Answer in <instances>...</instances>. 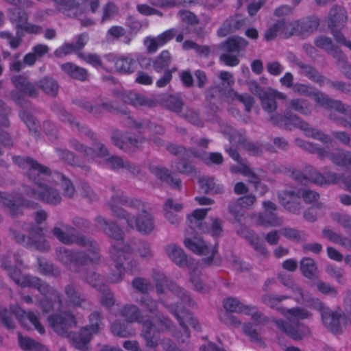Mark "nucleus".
Segmentation results:
<instances>
[{"instance_id":"f257e3e1","label":"nucleus","mask_w":351,"mask_h":351,"mask_svg":"<svg viewBox=\"0 0 351 351\" xmlns=\"http://www.w3.org/2000/svg\"><path fill=\"white\" fill-rule=\"evenodd\" d=\"M106 206L112 217L125 221L127 229L136 230L143 236L156 232L155 217L141 199L130 197L121 190L113 189Z\"/></svg>"},{"instance_id":"f03ea898","label":"nucleus","mask_w":351,"mask_h":351,"mask_svg":"<svg viewBox=\"0 0 351 351\" xmlns=\"http://www.w3.org/2000/svg\"><path fill=\"white\" fill-rule=\"evenodd\" d=\"M14 162L24 170L25 176L32 182H38L40 180H47L51 178V182L61 186L63 195L67 198H72L75 193L74 185L71 180L62 173L54 171L34 160L30 157L15 156Z\"/></svg>"},{"instance_id":"7ed1b4c3","label":"nucleus","mask_w":351,"mask_h":351,"mask_svg":"<svg viewBox=\"0 0 351 351\" xmlns=\"http://www.w3.org/2000/svg\"><path fill=\"white\" fill-rule=\"evenodd\" d=\"M314 100L323 108L330 109V120L341 126H351V106L343 103L340 100L330 98L324 93L314 90L313 95Z\"/></svg>"},{"instance_id":"20e7f679","label":"nucleus","mask_w":351,"mask_h":351,"mask_svg":"<svg viewBox=\"0 0 351 351\" xmlns=\"http://www.w3.org/2000/svg\"><path fill=\"white\" fill-rule=\"evenodd\" d=\"M73 228L64 223H58L51 230V234L59 241L65 245L76 243L78 245L88 247H90L93 251V256L90 257L91 261L99 260V247L98 244L83 235H75L72 233Z\"/></svg>"},{"instance_id":"39448f33","label":"nucleus","mask_w":351,"mask_h":351,"mask_svg":"<svg viewBox=\"0 0 351 351\" xmlns=\"http://www.w3.org/2000/svg\"><path fill=\"white\" fill-rule=\"evenodd\" d=\"M271 123L279 127L291 130L296 127L303 130L306 136L317 139L324 143H329L330 138L322 131L310 127L308 123L300 119L297 115L290 112H287L284 116L280 114H274L270 117Z\"/></svg>"},{"instance_id":"423d86ee","label":"nucleus","mask_w":351,"mask_h":351,"mask_svg":"<svg viewBox=\"0 0 351 351\" xmlns=\"http://www.w3.org/2000/svg\"><path fill=\"white\" fill-rule=\"evenodd\" d=\"M1 266L7 271L9 276L18 285L21 287H32L37 289L40 293H51L55 294L56 297H59L51 287L42 282L40 278L29 275H22L21 271L12 265L11 261L3 258Z\"/></svg>"},{"instance_id":"0eeeda50","label":"nucleus","mask_w":351,"mask_h":351,"mask_svg":"<svg viewBox=\"0 0 351 351\" xmlns=\"http://www.w3.org/2000/svg\"><path fill=\"white\" fill-rule=\"evenodd\" d=\"M8 17L10 21L15 25L16 36L8 31H1L0 38L6 39L11 49H16L21 45L23 36L21 29L27 23L29 16L27 12L20 8H11L8 10Z\"/></svg>"},{"instance_id":"6e6552de","label":"nucleus","mask_w":351,"mask_h":351,"mask_svg":"<svg viewBox=\"0 0 351 351\" xmlns=\"http://www.w3.org/2000/svg\"><path fill=\"white\" fill-rule=\"evenodd\" d=\"M42 182H52L51 178H47L46 180H40L38 182H33L35 184L34 188L23 185L25 194L30 197H33L47 204L57 205L62 201V197L58 190L49 186Z\"/></svg>"},{"instance_id":"1a4fd4ad","label":"nucleus","mask_w":351,"mask_h":351,"mask_svg":"<svg viewBox=\"0 0 351 351\" xmlns=\"http://www.w3.org/2000/svg\"><path fill=\"white\" fill-rule=\"evenodd\" d=\"M12 314L15 315L21 324L25 326L28 322L34 326L39 333L43 334L45 332V328L39 322L37 316L32 312L26 313L19 306H12L10 311L6 309L0 311V322L8 328L12 329L14 327L12 317Z\"/></svg>"},{"instance_id":"9d476101","label":"nucleus","mask_w":351,"mask_h":351,"mask_svg":"<svg viewBox=\"0 0 351 351\" xmlns=\"http://www.w3.org/2000/svg\"><path fill=\"white\" fill-rule=\"evenodd\" d=\"M88 254L84 252H73L64 247H58L56 250V258L62 265L69 269L77 272V266L83 265L88 261L96 263L97 261H91L90 257L93 256V251L90 247H86Z\"/></svg>"},{"instance_id":"9b49d317","label":"nucleus","mask_w":351,"mask_h":351,"mask_svg":"<svg viewBox=\"0 0 351 351\" xmlns=\"http://www.w3.org/2000/svg\"><path fill=\"white\" fill-rule=\"evenodd\" d=\"M132 252V248L129 244L113 245L110 250L112 259L114 261L117 273L112 274L109 277L110 282L119 283L123 280L126 269L129 268V256Z\"/></svg>"},{"instance_id":"f8f14e48","label":"nucleus","mask_w":351,"mask_h":351,"mask_svg":"<svg viewBox=\"0 0 351 351\" xmlns=\"http://www.w3.org/2000/svg\"><path fill=\"white\" fill-rule=\"evenodd\" d=\"M186 248L193 253L202 256V262L206 265H211L217 254V250L212 245H207L198 237H186L184 241Z\"/></svg>"},{"instance_id":"ddd939ff","label":"nucleus","mask_w":351,"mask_h":351,"mask_svg":"<svg viewBox=\"0 0 351 351\" xmlns=\"http://www.w3.org/2000/svg\"><path fill=\"white\" fill-rule=\"evenodd\" d=\"M347 21L345 10L337 5L332 7L328 14V27L337 43H342L351 50V40H347L344 36L335 28L342 27Z\"/></svg>"},{"instance_id":"4468645a","label":"nucleus","mask_w":351,"mask_h":351,"mask_svg":"<svg viewBox=\"0 0 351 351\" xmlns=\"http://www.w3.org/2000/svg\"><path fill=\"white\" fill-rule=\"evenodd\" d=\"M263 206L265 210L263 213H255L252 216L255 223L266 228L281 226L283 219L277 215L276 204L270 201H266L263 202Z\"/></svg>"},{"instance_id":"2eb2a0df","label":"nucleus","mask_w":351,"mask_h":351,"mask_svg":"<svg viewBox=\"0 0 351 351\" xmlns=\"http://www.w3.org/2000/svg\"><path fill=\"white\" fill-rule=\"evenodd\" d=\"M95 226L100 228L104 233L108 237L117 241L118 243L113 245H119L121 247V244H127L123 242L125 233L117 222L108 219L107 218L98 215L95 219Z\"/></svg>"},{"instance_id":"dca6fc26","label":"nucleus","mask_w":351,"mask_h":351,"mask_svg":"<svg viewBox=\"0 0 351 351\" xmlns=\"http://www.w3.org/2000/svg\"><path fill=\"white\" fill-rule=\"evenodd\" d=\"M112 143L125 152H130L132 147L139 148L147 141V138L129 132L116 131L112 136Z\"/></svg>"},{"instance_id":"f3484780","label":"nucleus","mask_w":351,"mask_h":351,"mask_svg":"<svg viewBox=\"0 0 351 351\" xmlns=\"http://www.w3.org/2000/svg\"><path fill=\"white\" fill-rule=\"evenodd\" d=\"M162 304L176 317L182 328L186 338L189 337V332L187 329V324L193 326L195 330H199L200 326L197 319L192 317L186 311L185 307L176 304H168L166 302L161 300Z\"/></svg>"},{"instance_id":"a211bd4d","label":"nucleus","mask_w":351,"mask_h":351,"mask_svg":"<svg viewBox=\"0 0 351 351\" xmlns=\"http://www.w3.org/2000/svg\"><path fill=\"white\" fill-rule=\"evenodd\" d=\"M48 321L53 330L63 337H67L69 330L75 324V317L69 313L52 315L49 317Z\"/></svg>"},{"instance_id":"6ab92c4d","label":"nucleus","mask_w":351,"mask_h":351,"mask_svg":"<svg viewBox=\"0 0 351 351\" xmlns=\"http://www.w3.org/2000/svg\"><path fill=\"white\" fill-rule=\"evenodd\" d=\"M296 25L294 21L279 20L265 32V38L267 40H271L278 36L289 38L295 34Z\"/></svg>"},{"instance_id":"aec40b11","label":"nucleus","mask_w":351,"mask_h":351,"mask_svg":"<svg viewBox=\"0 0 351 351\" xmlns=\"http://www.w3.org/2000/svg\"><path fill=\"white\" fill-rule=\"evenodd\" d=\"M0 204L5 206L12 217L21 213L20 205H25L27 207L35 208L37 204L32 202H25L21 195L14 197L12 195L0 192Z\"/></svg>"},{"instance_id":"412c9836","label":"nucleus","mask_w":351,"mask_h":351,"mask_svg":"<svg viewBox=\"0 0 351 351\" xmlns=\"http://www.w3.org/2000/svg\"><path fill=\"white\" fill-rule=\"evenodd\" d=\"M321 317L324 325L333 333L341 332L346 324V317L343 313L332 311L329 308L323 312Z\"/></svg>"},{"instance_id":"4be33fe9","label":"nucleus","mask_w":351,"mask_h":351,"mask_svg":"<svg viewBox=\"0 0 351 351\" xmlns=\"http://www.w3.org/2000/svg\"><path fill=\"white\" fill-rule=\"evenodd\" d=\"M306 172L309 176L311 182L318 185L337 184L341 179V174L335 172L328 171L323 175L312 166L306 167Z\"/></svg>"},{"instance_id":"5701e85b","label":"nucleus","mask_w":351,"mask_h":351,"mask_svg":"<svg viewBox=\"0 0 351 351\" xmlns=\"http://www.w3.org/2000/svg\"><path fill=\"white\" fill-rule=\"evenodd\" d=\"M165 252L167 256L180 267H189V265L195 262L193 258L186 255L181 247L173 243L167 245L165 247Z\"/></svg>"},{"instance_id":"b1692460","label":"nucleus","mask_w":351,"mask_h":351,"mask_svg":"<svg viewBox=\"0 0 351 351\" xmlns=\"http://www.w3.org/2000/svg\"><path fill=\"white\" fill-rule=\"evenodd\" d=\"M142 309L147 313L156 315L158 322L160 324L162 330L169 328L171 325V322L167 317L162 315H158V302L149 296L148 295H144L139 300H136Z\"/></svg>"},{"instance_id":"393cba45","label":"nucleus","mask_w":351,"mask_h":351,"mask_svg":"<svg viewBox=\"0 0 351 351\" xmlns=\"http://www.w3.org/2000/svg\"><path fill=\"white\" fill-rule=\"evenodd\" d=\"M274 321L280 330L295 340H300L311 334L310 328L304 324H297L296 326H293L282 319H275Z\"/></svg>"},{"instance_id":"a878e982","label":"nucleus","mask_w":351,"mask_h":351,"mask_svg":"<svg viewBox=\"0 0 351 351\" xmlns=\"http://www.w3.org/2000/svg\"><path fill=\"white\" fill-rule=\"evenodd\" d=\"M176 34L177 30L176 29H170L156 37H147L144 40V44L147 51L151 53L156 52L158 47L171 40Z\"/></svg>"},{"instance_id":"bb28decb","label":"nucleus","mask_w":351,"mask_h":351,"mask_svg":"<svg viewBox=\"0 0 351 351\" xmlns=\"http://www.w3.org/2000/svg\"><path fill=\"white\" fill-rule=\"evenodd\" d=\"M224 132L229 135L228 138L230 142L243 145L244 149L248 151L251 154L258 155L260 154L261 149L257 145L252 142L247 141L245 136L234 128L228 126L226 128Z\"/></svg>"},{"instance_id":"cd10ccee","label":"nucleus","mask_w":351,"mask_h":351,"mask_svg":"<svg viewBox=\"0 0 351 351\" xmlns=\"http://www.w3.org/2000/svg\"><path fill=\"white\" fill-rule=\"evenodd\" d=\"M280 204L289 211L298 214L301 207L300 204V195L298 191H284L278 195Z\"/></svg>"},{"instance_id":"c85d7f7f","label":"nucleus","mask_w":351,"mask_h":351,"mask_svg":"<svg viewBox=\"0 0 351 351\" xmlns=\"http://www.w3.org/2000/svg\"><path fill=\"white\" fill-rule=\"evenodd\" d=\"M42 228H36L34 230V234L28 237L25 247L29 249H33L41 252L49 251L51 246L48 241L43 236Z\"/></svg>"},{"instance_id":"c756f323","label":"nucleus","mask_w":351,"mask_h":351,"mask_svg":"<svg viewBox=\"0 0 351 351\" xmlns=\"http://www.w3.org/2000/svg\"><path fill=\"white\" fill-rule=\"evenodd\" d=\"M188 268L189 269V281L193 289L201 293L208 292L209 287L204 282L198 263L195 261L193 264L189 265Z\"/></svg>"},{"instance_id":"7c9ffc66","label":"nucleus","mask_w":351,"mask_h":351,"mask_svg":"<svg viewBox=\"0 0 351 351\" xmlns=\"http://www.w3.org/2000/svg\"><path fill=\"white\" fill-rule=\"evenodd\" d=\"M67 302L71 306L82 308H88L90 304L86 297L77 289L71 285L64 288Z\"/></svg>"},{"instance_id":"2f4dec72","label":"nucleus","mask_w":351,"mask_h":351,"mask_svg":"<svg viewBox=\"0 0 351 351\" xmlns=\"http://www.w3.org/2000/svg\"><path fill=\"white\" fill-rule=\"evenodd\" d=\"M237 232L250 243V245L258 254L263 256L267 254L268 252L263 242L255 232L250 231L245 227H241L240 230H237Z\"/></svg>"},{"instance_id":"473e14b6","label":"nucleus","mask_w":351,"mask_h":351,"mask_svg":"<svg viewBox=\"0 0 351 351\" xmlns=\"http://www.w3.org/2000/svg\"><path fill=\"white\" fill-rule=\"evenodd\" d=\"M277 98L285 99L287 95L277 90L268 89L259 97L263 108L269 112H274L276 109V99Z\"/></svg>"},{"instance_id":"72a5a7b5","label":"nucleus","mask_w":351,"mask_h":351,"mask_svg":"<svg viewBox=\"0 0 351 351\" xmlns=\"http://www.w3.org/2000/svg\"><path fill=\"white\" fill-rule=\"evenodd\" d=\"M12 82L17 90L28 97H36L38 95L36 87L23 75L14 76Z\"/></svg>"},{"instance_id":"f704fd0d","label":"nucleus","mask_w":351,"mask_h":351,"mask_svg":"<svg viewBox=\"0 0 351 351\" xmlns=\"http://www.w3.org/2000/svg\"><path fill=\"white\" fill-rule=\"evenodd\" d=\"M278 311L290 322L298 324L299 320L310 319L313 314L302 307L291 308H279Z\"/></svg>"},{"instance_id":"c9c22d12","label":"nucleus","mask_w":351,"mask_h":351,"mask_svg":"<svg viewBox=\"0 0 351 351\" xmlns=\"http://www.w3.org/2000/svg\"><path fill=\"white\" fill-rule=\"evenodd\" d=\"M327 158L338 167L351 169V152L350 151L338 149L332 152H328Z\"/></svg>"},{"instance_id":"e433bc0d","label":"nucleus","mask_w":351,"mask_h":351,"mask_svg":"<svg viewBox=\"0 0 351 351\" xmlns=\"http://www.w3.org/2000/svg\"><path fill=\"white\" fill-rule=\"evenodd\" d=\"M123 100L124 102L130 104L135 107H154L156 106V101L150 98L135 92H128L123 95Z\"/></svg>"},{"instance_id":"4c0bfd02","label":"nucleus","mask_w":351,"mask_h":351,"mask_svg":"<svg viewBox=\"0 0 351 351\" xmlns=\"http://www.w3.org/2000/svg\"><path fill=\"white\" fill-rule=\"evenodd\" d=\"M294 23L297 24L295 34L300 35L313 34L317 29L319 25V20L314 16L294 21Z\"/></svg>"},{"instance_id":"58836bf2","label":"nucleus","mask_w":351,"mask_h":351,"mask_svg":"<svg viewBox=\"0 0 351 351\" xmlns=\"http://www.w3.org/2000/svg\"><path fill=\"white\" fill-rule=\"evenodd\" d=\"M248 44V41L245 38L237 36H233L229 37L223 43L222 47L226 52L239 53L241 51L245 49Z\"/></svg>"},{"instance_id":"ea45409f","label":"nucleus","mask_w":351,"mask_h":351,"mask_svg":"<svg viewBox=\"0 0 351 351\" xmlns=\"http://www.w3.org/2000/svg\"><path fill=\"white\" fill-rule=\"evenodd\" d=\"M152 172L161 181L167 183L175 189H179L181 186V180L173 178L169 169L165 167L156 166L152 168Z\"/></svg>"},{"instance_id":"a19ab883","label":"nucleus","mask_w":351,"mask_h":351,"mask_svg":"<svg viewBox=\"0 0 351 351\" xmlns=\"http://www.w3.org/2000/svg\"><path fill=\"white\" fill-rule=\"evenodd\" d=\"M201 189L207 194H221L223 193V186L219 184L214 178L204 176L199 180Z\"/></svg>"},{"instance_id":"79ce46f5","label":"nucleus","mask_w":351,"mask_h":351,"mask_svg":"<svg viewBox=\"0 0 351 351\" xmlns=\"http://www.w3.org/2000/svg\"><path fill=\"white\" fill-rule=\"evenodd\" d=\"M298 69L300 75L322 86V82L325 80V77L319 74L318 71L313 66L302 62L300 65H299Z\"/></svg>"},{"instance_id":"37998d69","label":"nucleus","mask_w":351,"mask_h":351,"mask_svg":"<svg viewBox=\"0 0 351 351\" xmlns=\"http://www.w3.org/2000/svg\"><path fill=\"white\" fill-rule=\"evenodd\" d=\"M314 44L317 47L325 50L334 58H337L342 54L341 51L332 42V40L326 36H317L314 40Z\"/></svg>"},{"instance_id":"c03bdc74","label":"nucleus","mask_w":351,"mask_h":351,"mask_svg":"<svg viewBox=\"0 0 351 351\" xmlns=\"http://www.w3.org/2000/svg\"><path fill=\"white\" fill-rule=\"evenodd\" d=\"M115 69L117 72L123 74H130L134 73L136 68L137 64L134 59L130 56H120L114 63Z\"/></svg>"},{"instance_id":"a18cd8bd","label":"nucleus","mask_w":351,"mask_h":351,"mask_svg":"<svg viewBox=\"0 0 351 351\" xmlns=\"http://www.w3.org/2000/svg\"><path fill=\"white\" fill-rule=\"evenodd\" d=\"M58 295V298L51 293H43L45 298L40 302V306L43 308V311L49 312L51 309L60 310L62 306V299L60 293H58L56 289L51 287Z\"/></svg>"},{"instance_id":"49530a36","label":"nucleus","mask_w":351,"mask_h":351,"mask_svg":"<svg viewBox=\"0 0 351 351\" xmlns=\"http://www.w3.org/2000/svg\"><path fill=\"white\" fill-rule=\"evenodd\" d=\"M141 335L144 337L147 347L154 348L158 346L159 339L152 322H143Z\"/></svg>"},{"instance_id":"de8ad7c7","label":"nucleus","mask_w":351,"mask_h":351,"mask_svg":"<svg viewBox=\"0 0 351 351\" xmlns=\"http://www.w3.org/2000/svg\"><path fill=\"white\" fill-rule=\"evenodd\" d=\"M56 153L61 160L68 163L69 165L79 167L85 171H90V167L86 164H80L73 152L67 149L57 148L56 149Z\"/></svg>"},{"instance_id":"09e8293b","label":"nucleus","mask_w":351,"mask_h":351,"mask_svg":"<svg viewBox=\"0 0 351 351\" xmlns=\"http://www.w3.org/2000/svg\"><path fill=\"white\" fill-rule=\"evenodd\" d=\"M223 307L228 312L243 313L249 314L250 311L254 310L252 306L245 305L239 300L234 298H229L223 300Z\"/></svg>"},{"instance_id":"8fccbe9b","label":"nucleus","mask_w":351,"mask_h":351,"mask_svg":"<svg viewBox=\"0 0 351 351\" xmlns=\"http://www.w3.org/2000/svg\"><path fill=\"white\" fill-rule=\"evenodd\" d=\"M61 69L65 73L74 79L81 81H85L88 79V74L87 71L71 62L62 64Z\"/></svg>"},{"instance_id":"3c124183","label":"nucleus","mask_w":351,"mask_h":351,"mask_svg":"<svg viewBox=\"0 0 351 351\" xmlns=\"http://www.w3.org/2000/svg\"><path fill=\"white\" fill-rule=\"evenodd\" d=\"M209 210V208L196 209L188 217L189 226L191 230H194L197 232L204 231L202 220L205 217Z\"/></svg>"},{"instance_id":"603ef678","label":"nucleus","mask_w":351,"mask_h":351,"mask_svg":"<svg viewBox=\"0 0 351 351\" xmlns=\"http://www.w3.org/2000/svg\"><path fill=\"white\" fill-rule=\"evenodd\" d=\"M245 24V19L239 15L230 17L227 19L219 29L221 35L225 36L227 34L233 32L243 27Z\"/></svg>"},{"instance_id":"864d4df0","label":"nucleus","mask_w":351,"mask_h":351,"mask_svg":"<svg viewBox=\"0 0 351 351\" xmlns=\"http://www.w3.org/2000/svg\"><path fill=\"white\" fill-rule=\"evenodd\" d=\"M289 110H293L299 113L308 116L312 111V106L308 101L302 98H295L291 99L287 106Z\"/></svg>"},{"instance_id":"5fc2aeb1","label":"nucleus","mask_w":351,"mask_h":351,"mask_svg":"<svg viewBox=\"0 0 351 351\" xmlns=\"http://www.w3.org/2000/svg\"><path fill=\"white\" fill-rule=\"evenodd\" d=\"M163 105L169 110L180 116L182 113L184 101L180 95H168L163 99Z\"/></svg>"},{"instance_id":"6e6d98bb","label":"nucleus","mask_w":351,"mask_h":351,"mask_svg":"<svg viewBox=\"0 0 351 351\" xmlns=\"http://www.w3.org/2000/svg\"><path fill=\"white\" fill-rule=\"evenodd\" d=\"M59 117L62 121L69 123L72 128L77 130L79 132L85 133L90 138L94 137V134L91 131L88 130L84 126L81 125L80 122L75 120V119L66 110H60Z\"/></svg>"},{"instance_id":"4d7b16f0","label":"nucleus","mask_w":351,"mask_h":351,"mask_svg":"<svg viewBox=\"0 0 351 351\" xmlns=\"http://www.w3.org/2000/svg\"><path fill=\"white\" fill-rule=\"evenodd\" d=\"M93 332L89 327H84L81 330L80 333L73 337V342L75 347L80 350H84L86 344L91 339Z\"/></svg>"},{"instance_id":"13d9d810","label":"nucleus","mask_w":351,"mask_h":351,"mask_svg":"<svg viewBox=\"0 0 351 351\" xmlns=\"http://www.w3.org/2000/svg\"><path fill=\"white\" fill-rule=\"evenodd\" d=\"M194 158L204 161L206 164L221 165L223 161V158L218 152H205L195 150Z\"/></svg>"},{"instance_id":"bf43d9fd","label":"nucleus","mask_w":351,"mask_h":351,"mask_svg":"<svg viewBox=\"0 0 351 351\" xmlns=\"http://www.w3.org/2000/svg\"><path fill=\"white\" fill-rule=\"evenodd\" d=\"M38 87L47 95L55 97L58 91V82L53 78L45 77L38 82Z\"/></svg>"},{"instance_id":"052dcab7","label":"nucleus","mask_w":351,"mask_h":351,"mask_svg":"<svg viewBox=\"0 0 351 351\" xmlns=\"http://www.w3.org/2000/svg\"><path fill=\"white\" fill-rule=\"evenodd\" d=\"M227 97L228 99L232 101H239L243 104L245 106V110L247 112H250L254 104V98L250 95L245 94H239L237 92L234 90L233 89H230L228 90L227 93Z\"/></svg>"},{"instance_id":"680f3d73","label":"nucleus","mask_w":351,"mask_h":351,"mask_svg":"<svg viewBox=\"0 0 351 351\" xmlns=\"http://www.w3.org/2000/svg\"><path fill=\"white\" fill-rule=\"evenodd\" d=\"M295 143L298 146L303 148L304 149L311 153L317 154L321 159H324L327 158L329 151L326 150L322 147H319L315 144L305 141L300 138L295 139Z\"/></svg>"},{"instance_id":"e2e57ef3","label":"nucleus","mask_w":351,"mask_h":351,"mask_svg":"<svg viewBox=\"0 0 351 351\" xmlns=\"http://www.w3.org/2000/svg\"><path fill=\"white\" fill-rule=\"evenodd\" d=\"M300 269L303 275L309 279H313L317 274V268L314 260L310 258H304L300 262Z\"/></svg>"},{"instance_id":"0e129e2a","label":"nucleus","mask_w":351,"mask_h":351,"mask_svg":"<svg viewBox=\"0 0 351 351\" xmlns=\"http://www.w3.org/2000/svg\"><path fill=\"white\" fill-rule=\"evenodd\" d=\"M89 150L87 157L106 158L110 156L108 147L99 141H95Z\"/></svg>"},{"instance_id":"69168bd1","label":"nucleus","mask_w":351,"mask_h":351,"mask_svg":"<svg viewBox=\"0 0 351 351\" xmlns=\"http://www.w3.org/2000/svg\"><path fill=\"white\" fill-rule=\"evenodd\" d=\"M38 267V269L40 273L51 276H59L60 275V270L58 267L53 264L49 263L46 260L38 258L37 259Z\"/></svg>"},{"instance_id":"338daca9","label":"nucleus","mask_w":351,"mask_h":351,"mask_svg":"<svg viewBox=\"0 0 351 351\" xmlns=\"http://www.w3.org/2000/svg\"><path fill=\"white\" fill-rule=\"evenodd\" d=\"M121 314L129 322H138L141 315V310L134 304H128L123 306Z\"/></svg>"},{"instance_id":"774afa93","label":"nucleus","mask_w":351,"mask_h":351,"mask_svg":"<svg viewBox=\"0 0 351 351\" xmlns=\"http://www.w3.org/2000/svg\"><path fill=\"white\" fill-rule=\"evenodd\" d=\"M84 280L98 291H105L103 278L93 271H88L83 277Z\"/></svg>"}]
</instances>
